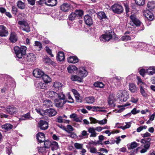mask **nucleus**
<instances>
[{
	"instance_id": "obj_24",
	"label": "nucleus",
	"mask_w": 155,
	"mask_h": 155,
	"mask_svg": "<svg viewBox=\"0 0 155 155\" xmlns=\"http://www.w3.org/2000/svg\"><path fill=\"white\" fill-rule=\"evenodd\" d=\"M9 40L12 43H15L17 41V37L15 33V32H11L10 35Z\"/></svg>"
},
{
	"instance_id": "obj_52",
	"label": "nucleus",
	"mask_w": 155,
	"mask_h": 155,
	"mask_svg": "<svg viewBox=\"0 0 155 155\" xmlns=\"http://www.w3.org/2000/svg\"><path fill=\"white\" fill-rule=\"evenodd\" d=\"M45 50L47 53L50 55L51 57H54V55L52 54V51L51 50L49 49V47L47 46L45 47Z\"/></svg>"
},
{
	"instance_id": "obj_35",
	"label": "nucleus",
	"mask_w": 155,
	"mask_h": 155,
	"mask_svg": "<svg viewBox=\"0 0 155 155\" xmlns=\"http://www.w3.org/2000/svg\"><path fill=\"white\" fill-rule=\"evenodd\" d=\"M77 68L74 65H70L68 66L67 69L68 72L69 73H72L74 72V71L76 70L77 69Z\"/></svg>"
},
{
	"instance_id": "obj_55",
	"label": "nucleus",
	"mask_w": 155,
	"mask_h": 155,
	"mask_svg": "<svg viewBox=\"0 0 155 155\" xmlns=\"http://www.w3.org/2000/svg\"><path fill=\"white\" fill-rule=\"evenodd\" d=\"M18 12V9L15 6H13L12 7V12L13 14L15 15H17Z\"/></svg>"
},
{
	"instance_id": "obj_54",
	"label": "nucleus",
	"mask_w": 155,
	"mask_h": 155,
	"mask_svg": "<svg viewBox=\"0 0 155 155\" xmlns=\"http://www.w3.org/2000/svg\"><path fill=\"white\" fill-rule=\"evenodd\" d=\"M121 39L122 41H127L128 40H130L131 39V38L129 36L125 35L122 37Z\"/></svg>"
},
{
	"instance_id": "obj_62",
	"label": "nucleus",
	"mask_w": 155,
	"mask_h": 155,
	"mask_svg": "<svg viewBox=\"0 0 155 155\" xmlns=\"http://www.w3.org/2000/svg\"><path fill=\"white\" fill-rule=\"evenodd\" d=\"M124 5L125 8L126 12V14H127L129 12V8L128 5V4L126 3L124 4Z\"/></svg>"
},
{
	"instance_id": "obj_15",
	"label": "nucleus",
	"mask_w": 155,
	"mask_h": 155,
	"mask_svg": "<svg viewBox=\"0 0 155 155\" xmlns=\"http://www.w3.org/2000/svg\"><path fill=\"white\" fill-rule=\"evenodd\" d=\"M44 73L42 71L38 69L34 70L33 72L34 76L37 78H41Z\"/></svg>"
},
{
	"instance_id": "obj_34",
	"label": "nucleus",
	"mask_w": 155,
	"mask_h": 155,
	"mask_svg": "<svg viewBox=\"0 0 155 155\" xmlns=\"http://www.w3.org/2000/svg\"><path fill=\"white\" fill-rule=\"evenodd\" d=\"M41 78L43 80L44 82L46 84L50 82L51 81L50 78L48 75L45 74H44L43 75Z\"/></svg>"
},
{
	"instance_id": "obj_44",
	"label": "nucleus",
	"mask_w": 155,
	"mask_h": 155,
	"mask_svg": "<svg viewBox=\"0 0 155 155\" xmlns=\"http://www.w3.org/2000/svg\"><path fill=\"white\" fill-rule=\"evenodd\" d=\"M36 46L39 49H38V51L40 50L42 48V45L41 43L39 41H35V45L33 46V48H35Z\"/></svg>"
},
{
	"instance_id": "obj_18",
	"label": "nucleus",
	"mask_w": 155,
	"mask_h": 155,
	"mask_svg": "<svg viewBox=\"0 0 155 155\" xmlns=\"http://www.w3.org/2000/svg\"><path fill=\"white\" fill-rule=\"evenodd\" d=\"M84 20L87 25L90 26L93 24V21L91 17L89 15H85L84 17Z\"/></svg>"
},
{
	"instance_id": "obj_25",
	"label": "nucleus",
	"mask_w": 155,
	"mask_h": 155,
	"mask_svg": "<svg viewBox=\"0 0 155 155\" xmlns=\"http://www.w3.org/2000/svg\"><path fill=\"white\" fill-rule=\"evenodd\" d=\"M46 114L49 117H52L55 116L57 113V111L54 109L50 108L46 110Z\"/></svg>"
},
{
	"instance_id": "obj_2",
	"label": "nucleus",
	"mask_w": 155,
	"mask_h": 155,
	"mask_svg": "<svg viewBox=\"0 0 155 155\" xmlns=\"http://www.w3.org/2000/svg\"><path fill=\"white\" fill-rule=\"evenodd\" d=\"M26 47L25 46H22L20 48L15 46L14 48V50L17 58L18 59H22L23 56L26 54Z\"/></svg>"
},
{
	"instance_id": "obj_22",
	"label": "nucleus",
	"mask_w": 155,
	"mask_h": 155,
	"mask_svg": "<svg viewBox=\"0 0 155 155\" xmlns=\"http://www.w3.org/2000/svg\"><path fill=\"white\" fill-rule=\"evenodd\" d=\"M57 59L60 61H63L65 59V55L62 51H59L57 54Z\"/></svg>"
},
{
	"instance_id": "obj_51",
	"label": "nucleus",
	"mask_w": 155,
	"mask_h": 155,
	"mask_svg": "<svg viewBox=\"0 0 155 155\" xmlns=\"http://www.w3.org/2000/svg\"><path fill=\"white\" fill-rule=\"evenodd\" d=\"M62 86V84L61 83L58 82H54L53 85V87L55 89L58 88V89H59V88H61Z\"/></svg>"
},
{
	"instance_id": "obj_27",
	"label": "nucleus",
	"mask_w": 155,
	"mask_h": 155,
	"mask_svg": "<svg viewBox=\"0 0 155 155\" xmlns=\"http://www.w3.org/2000/svg\"><path fill=\"white\" fill-rule=\"evenodd\" d=\"M155 74V67L152 66L147 69V74L152 75Z\"/></svg>"
},
{
	"instance_id": "obj_31",
	"label": "nucleus",
	"mask_w": 155,
	"mask_h": 155,
	"mask_svg": "<svg viewBox=\"0 0 155 155\" xmlns=\"http://www.w3.org/2000/svg\"><path fill=\"white\" fill-rule=\"evenodd\" d=\"M16 4L18 7L21 9H24L25 8V3L21 0L18 1Z\"/></svg>"
},
{
	"instance_id": "obj_3",
	"label": "nucleus",
	"mask_w": 155,
	"mask_h": 155,
	"mask_svg": "<svg viewBox=\"0 0 155 155\" xmlns=\"http://www.w3.org/2000/svg\"><path fill=\"white\" fill-rule=\"evenodd\" d=\"M151 140V138H150L143 139L140 140V142L143 144L141 145V147H143L140 151L141 153H144L146 152L149 149L150 144V141Z\"/></svg>"
},
{
	"instance_id": "obj_61",
	"label": "nucleus",
	"mask_w": 155,
	"mask_h": 155,
	"mask_svg": "<svg viewBox=\"0 0 155 155\" xmlns=\"http://www.w3.org/2000/svg\"><path fill=\"white\" fill-rule=\"evenodd\" d=\"M90 120L91 121V123H98V120L92 117H90L89 118Z\"/></svg>"
},
{
	"instance_id": "obj_49",
	"label": "nucleus",
	"mask_w": 155,
	"mask_h": 155,
	"mask_svg": "<svg viewBox=\"0 0 155 155\" xmlns=\"http://www.w3.org/2000/svg\"><path fill=\"white\" fill-rule=\"evenodd\" d=\"M44 145L45 148H48L51 145V142L48 140L44 141Z\"/></svg>"
},
{
	"instance_id": "obj_26",
	"label": "nucleus",
	"mask_w": 155,
	"mask_h": 155,
	"mask_svg": "<svg viewBox=\"0 0 155 155\" xmlns=\"http://www.w3.org/2000/svg\"><path fill=\"white\" fill-rule=\"evenodd\" d=\"M68 62L70 63L74 64L78 62V58L76 56H71L67 59Z\"/></svg>"
},
{
	"instance_id": "obj_39",
	"label": "nucleus",
	"mask_w": 155,
	"mask_h": 155,
	"mask_svg": "<svg viewBox=\"0 0 155 155\" xmlns=\"http://www.w3.org/2000/svg\"><path fill=\"white\" fill-rule=\"evenodd\" d=\"M140 92L142 95L144 97H147V94L146 92L145 88L142 85L140 86Z\"/></svg>"
},
{
	"instance_id": "obj_45",
	"label": "nucleus",
	"mask_w": 155,
	"mask_h": 155,
	"mask_svg": "<svg viewBox=\"0 0 155 155\" xmlns=\"http://www.w3.org/2000/svg\"><path fill=\"white\" fill-rule=\"evenodd\" d=\"M97 15L100 19L105 18H106V16L105 13L103 12H100L98 13Z\"/></svg>"
},
{
	"instance_id": "obj_37",
	"label": "nucleus",
	"mask_w": 155,
	"mask_h": 155,
	"mask_svg": "<svg viewBox=\"0 0 155 155\" xmlns=\"http://www.w3.org/2000/svg\"><path fill=\"white\" fill-rule=\"evenodd\" d=\"M78 10H75V12L72 13L69 16V20H73L76 18L77 17V15H78Z\"/></svg>"
},
{
	"instance_id": "obj_16",
	"label": "nucleus",
	"mask_w": 155,
	"mask_h": 155,
	"mask_svg": "<svg viewBox=\"0 0 155 155\" xmlns=\"http://www.w3.org/2000/svg\"><path fill=\"white\" fill-rule=\"evenodd\" d=\"M8 35V32L6 28L3 25H0V36L5 37Z\"/></svg>"
},
{
	"instance_id": "obj_56",
	"label": "nucleus",
	"mask_w": 155,
	"mask_h": 155,
	"mask_svg": "<svg viewBox=\"0 0 155 155\" xmlns=\"http://www.w3.org/2000/svg\"><path fill=\"white\" fill-rule=\"evenodd\" d=\"M140 74L144 77L145 74H147V70H145L143 69H141L139 71Z\"/></svg>"
},
{
	"instance_id": "obj_48",
	"label": "nucleus",
	"mask_w": 155,
	"mask_h": 155,
	"mask_svg": "<svg viewBox=\"0 0 155 155\" xmlns=\"http://www.w3.org/2000/svg\"><path fill=\"white\" fill-rule=\"evenodd\" d=\"M135 3L139 6H142L145 3V0H135Z\"/></svg>"
},
{
	"instance_id": "obj_29",
	"label": "nucleus",
	"mask_w": 155,
	"mask_h": 155,
	"mask_svg": "<svg viewBox=\"0 0 155 155\" xmlns=\"http://www.w3.org/2000/svg\"><path fill=\"white\" fill-rule=\"evenodd\" d=\"M139 144L134 141L131 143L130 144H128L127 145L129 150L133 149L137 147L139 145Z\"/></svg>"
},
{
	"instance_id": "obj_11",
	"label": "nucleus",
	"mask_w": 155,
	"mask_h": 155,
	"mask_svg": "<svg viewBox=\"0 0 155 155\" xmlns=\"http://www.w3.org/2000/svg\"><path fill=\"white\" fill-rule=\"evenodd\" d=\"M59 93H57L53 91H49L45 93V95L47 97L52 99H55L58 96Z\"/></svg>"
},
{
	"instance_id": "obj_17",
	"label": "nucleus",
	"mask_w": 155,
	"mask_h": 155,
	"mask_svg": "<svg viewBox=\"0 0 155 155\" xmlns=\"http://www.w3.org/2000/svg\"><path fill=\"white\" fill-rule=\"evenodd\" d=\"M60 9L62 11L68 12L71 9L70 5L66 3H64L61 5Z\"/></svg>"
},
{
	"instance_id": "obj_23",
	"label": "nucleus",
	"mask_w": 155,
	"mask_h": 155,
	"mask_svg": "<svg viewBox=\"0 0 155 155\" xmlns=\"http://www.w3.org/2000/svg\"><path fill=\"white\" fill-rule=\"evenodd\" d=\"M1 127L2 129L5 131H8L12 129L13 126L10 124L6 123L2 125Z\"/></svg>"
},
{
	"instance_id": "obj_60",
	"label": "nucleus",
	"mask_w": 155,
	"mask_h": 155,
	"mask_svg": "<svg viewBox=\"0 0 155 155\" xmlns=\"http://www.w3.org/2000/svg\"><path fill=\"white\" fill-rule=\"evenodd\" d=\"M71 91L74 94V95L76 98V99L77 100H78V91H77L74 89H72L71 90Z\"/></svg>"
},
{
	"instance_id": "obj_42",
	"label": "nucleus",
	"mask_w": 155,
	"mask_h": 155,
	"mask_svg": "<svg viewBox=\"0 0 155 155\" xmlns=\"http://www.w3.org/2000/svg\"><path fill=\"white\" fill-rule=\"evenodd\" d=\"M35 110L38 113L41 115L43 116L47 115L46 110H44L40 109H36Z\"/></svg>"
},
{
	"instance_id": "obj_63",
	"label": "nucleus",
	"mask_w": 155,
	"mask_h": 155,
	"mask_svg": "<svg viewBox=\"0 0 155 155\" xmlns=\"http://www.w3.org/2000/svg\"><path fill=\"white\" fill-rule=\"evenodd\" d=\"M27 1L28 3L32 6L35 5V0H27Z\"/></svg>"
},
{
	"instance_id": "obj_53",
	"label": "nucleus",
	"mask_w": 155,
	"mask_h": 155,
	"mask_svg": "<svg viewBox=\"0 0 155 155\" xmlns=\"http://www.w3.org/2000/svg\"><path fill=\"white\" fill-rule=\"evenodd\" d=\"M88 149L89 150L90 152L91 153L97 154L98 153L95 147L90 146Z\"/></svg>"
},
{
	"instance_id": "obj_19",
	"label": "nucleus",
	"mask_w": 155,
	"mask_h": 155,
	"mask_svg": "<svg viewBox=\"0 0 155 155\" xmlns=\"http://www.w3.org/2000/svg\"><path fill=\"white\" fill-rule=\"evenodd\" d=\"M36 139L40 143L43 142L45 140V134L42 133H38L36 135Z\"/></svg>"
},
{
	"instance_id": "obj_59",
	"label": "nucleus",
	"mask_w": 155,
	"mask_h": 155,
	"mask_svg": "<svg viewBox=\"0 0 155 155\" xmlns=\"http://www.w3.org/2000/svg\"><path fill=\"white\" fill-rule=\"evenodd\" d=\"M68 99H69L70 100L69 101H66V102H67L68 103H73L74 102V101L70 94H68Z\"/></svg>"
},
{
	"instance_id": "obj_20",
	"label": "nucleus",
	"mask_w": 155,
	"mask_h": 155,
	"mask_svg": "<svg viewBox=\"0 0 155 155\" xmlns=\"http://www.w3.org/2000/svg\"><path fill=\"white\" fill-rule=\"evenodd\" d=\"M129 90L131 93H137L138 91V88L136 85L133 83H130L129 85Z\"/></svg>"
},
{
	"instance_id": "obj_4",
	"label": "nucleus",
	"mask_w": 155,
	"mask_h": 155,
	"mask_svg": "<svg viewBox=\"0 0 155 155\" xmlns=\"http://www.w3.org/2000/svg\"><path fill=\"white\" fill-rule=\"evenodd\" d=\"M57 97L58 98H56L54 100L55 106L58 107H61L66 103L64 100L65 95L62 92H61L59 93Z\"/></svg>"
},
{
	"instance_id": "obj_38",
	"label": "nucleus",
	"mask_w": 155,
	"mask_h": 155,
	"mask_svg": "<svg viewBox=\"0 0 155 155\" xmlns=\"http://www.w3.org/2000/svg\"><path fill=\"white\" fill-rule=\"evenodd\" d=\"M44 4L46 5V0H39L36 2V5L37 8L41 7L43 6Z\"/></svg>"
},
{
	"instance_id": "obj_5",
	"label": "nucleus",
	"mask_w": 155,
	"mask_h": 155,
	"mask_svg": "<svg viewBox=\"0 0 155 155\" xmlns=\"http://www.w3.org/2000/svg\"><path fill=\"white\" fill-rule=\"evenodd\" d=\"M19 28L22 30L27 32L30 31L29 24L28 21L25 20H23L18 22Z\"/></svg>"
},
{
	"instance_id": "obj_1",
	"label": "nucleus",
	"mask_w": 155,
	"mask_h": 155,
	"mask_svg": "<svg viewBox=\"0 0 155 155\" xmlns=\"http://www.w3.org/2000/svg\"><path fill=\"white\" fill-rule=\"evenodd\" d=\"M117 39V37L116 36L114 32L111 30L108 31L105 35H102L100 37V40L103 42L108 41L112 38Z\"/></svg>"
},
{
	"instance_id": "obj_33",
	"label": "nucleus",
	"mask_w": 155,
	"mask_h": 155,
	"mask_svg": "<svg viewBox=\"0 0 155 155\" xmlns=\"http://www.w3.org/2000/svg\"><path fill=\"white\" fill-rule=\"evenodd\" d=\"M95 130V129L93 127H90L88 128V132L91 134L90 136V137H95L96 136L97 133Z\"/></svg>"
},
{
	"instance_id": "obj_50",
	"label": "nucleus",
	"mask_w": 155,
	"mask_h": 155,
	"mask_svg": "<svg viewBox=\"0 0 155 155\" xmlns=\"http://www.w3.org/2000/svg\"><path fill=\"white\" fill-rule=\"evenodd\" d=\"M70 117L72 119L73 121L78 122V117L77 114L75 113H73L70 116Z\"/></svg>"
},
{
	"instance_id": "obj_12",
	"label": "nucleus",
	"mask_w": 155,
	"mask_h": 155,
	"mask_svg": "<svg viewBox=\"0 0 155 155\" xmlns=\"http://www.w3.org/2000/svg\"><path fill=\"white\" fill-rule=\"evenodd\" d=\"M130 18L133 23L136 26H139L141 23L140 21L137 18L136 15H132L130 17Z\"/></svg>"
},
{
	"instance_id": "obj_9",
	"label": "nucleus",
	"mask_w": 155,
	"mask_h": 155,
	"mask_svg": "<svg viewBox=\"0 0 155 155\" xmlns=\"http://www.w3.org/2000/svg\"><path fill=\"white\" fill-rule=\"evenodd\" d=\"M85 107L88 110H92L93 111L105 112L106 111V110H104L105 109L104 107L87 106Z\"/></svg>"
},
{
	"instance_id": "obj_46",
	"label": "nucleus",
	"mask_w": 155,
	"mask_h": 155,
	"mask_svg": "<svg viewBox=\"0 0 155 155\" xmlns=\"http://www.w3.org/2000/svg\"><path fill=\"white\" fill-rule=\"evenodd\" d=\"M94 85L95 87L101 88H103L104 86V84L102 82L98 81L94 82Z\"/></svg>"
},
{
	"instance_id": "obj_28",
	"label": "nucleus",
	"mask_w": 155,
	"mask_h": 155,
	"mask_svg": "<svg viewBox=\"0 0 155 155\" xmlns=\"http://www.w3.org/2000/svg\"><path fill=\"white\" fill-rule=\"evenodd\" d=\"M46 5L51 7L56 5L57 3V0H46Z\"/></svg>"
},
{
	"instance_id": "obj_8",
	"label": "nucleus",
	"mask_w": 155,
	"mask_h": 155,
	"mask_svg": "<svg viewBox=\"0 0 155 155\" xmlns=\"http://www.w3.org/2000/svg\"><path fill=\"white\" fill-rule=\"evenodd\" d=\"M88 74V72L85 68L83 67L79 68L78 73V82H80L83 81V79L86 77Z\"/></svg>"
},
{
	"instance_id": "obj_41",
	"label": "nucleus",
	"mask_w": 155,
	"mask_h": 155,
	"mask_svg": "<svg viewBox=\"0 0 155 155\" xmlns=\"http://www.w3.org/2000/svg\"><path fill=\"white\" fill-rule=\"evenodd\" d=\"M148 10H152L155 7V3L153 1L149 2L147 4Z\"/></svg>"
},
{
	"instance_id": "obj_10",
	"label": "nucleus",
	"mask_w": 155,
	"mask_h": 155,
	"mask_svg": "<svg viewBox=\"0 0 155 155\" xmlns=\"http://www.w3.org/2000/svg\"><path fill=\"white\" fill-rule=\"evenodd\" d=\"M48 123L45 120H41L38 123V127L41 130H45L48 128Z\"/></svg>"
},
{
	"instance_id": "obj_36",
	"label": "nucleus",
	"mask_w": 155,
	"mask_h": 155,
	"mask_svg": "<svg viewBox=\"0 0 155 155\" xmlns=\"http://www.w3.org/2000/svg\"><path fill=\"white\" fill-rule=\"evenodd\" d=\"M46 83H44L41 82H39L37 84H36V86L37 87H38L39 88L45 89L47 87V85L46 84Z\"/></svg>"
},
{
	"instance_id": "obj_32",
	"label": "nucleus",
	"mask_w": 155,
	"mask_h": 155,
	"mask_svg": "<svg viewBox=\"0 0 155 155\" xmlns=\"http://www.w3.org/2000/svg\"><path fill=\"white\" fill-rule=\"evenodd\" d=\"M52 102L49 100H46L43 102V106L46 108H48L52 106Z\"/></svg>"
},
{
	"instance_id": "obj_40",
	"label": "nucleus",
	"mask_w": 155,
	"mask_h": 155,
	"mask_svg": "<svg viewBox=\"0 0 155 155\" xmlns=\"http://www.w3.org/2000/svg\"><path fill=\"white\" fill-rule=\"evenodd\" d=\"M51 146H52L51 150L53 151L57 150L59 147L58 143L55 141L51 142Z\"/></svg>"
},
{
	"instance_id": "obj_21",
	"label": "nucleus",
	"mask_w": 155,
	"mask_h": 155,
	"mask_svg": "<svg viewBox=\"0 0 155 155\" xmlns=\"http://www.w3.org/2000/svg\"><path fill=\"white\" fill-rule=\"evenodd\" d=\"M6 110L9 114H13L17 112V109L11 106H8L6 108Z\"/></svg>"
},
{
	"instance_id": "obj_6",
	"label": "nucleus",
	"mask_w": 155,
	"mask_h": 155,
	"mask_svg": "<svg viewBox=\"0 0 155 155\" xmlns=\"http://www.w3.org/2000/svg\"><path fill=\"white\" fill-rule=\"evenodd\" d=\"M117 95L121 102H125L129 97L128 92L125 90L118 91Z\"/></svg>"
},
{
	"instance_id": "obj_57",
	"label": "nucleus",
	"mask_w": 155,
	"mask_h": 155,
	"mask_svg": "<svg viewBox=\"0 0 155 155\" xmlns=\"http://www.w3.org/2000/svg\"><path fill=\"white\" fill-rule=\"evenodd\" d=\"M107 120L105 119L101 120L98 121V123L100 125H102L105 124L107 123Z\"/></svg>"
},
{
	"instance_id": "obj_14",
	"label": "nucleus",
	"mask_w": 155,
	"mask_h": 155,
	"mask_svg": "<svg viewBox=\"0 0 155 155\" xmlns=\"http://www.w3.org/2000/svg\"><path fill=\"white\" fill-rule=\"evenodd\" d=\"M25 61L28 62L34 61L36 60L35 55L33 53L28 54L24 58Z\"/></svg>"
},
{
	"instance_id": "obj_47",
	"label": "nucleus",
	"mask_w": 155,
	"mask_h": 155,
	"mask_svg": "<svg viewBox=\"0 0 155 155\" xmlns=\"http://www.w3.org/2000/svg\"><path fill=\"white\" fill-rule=\"evenodd\" d=\"M44 61L45 62L51 64L53 65L55 64V63L53 61H52L48 57H47L45 58Z\"/></svg>"
},
{
	"instance_id": "obj_30",
	"label": "nucleus",
	"mask_w": 155,
	"mask_h": 155,
	"mask_svg": "<svg viewBox=\"0 0 155 155\" xmlns=\"http://www.w3.org/2000/svg\"><path fill=\"white\" fill-rule=\"evenodd\" d=\"M95 97L93 96H90L86 97L85 99L86 103L89 104H92L95 101Z\"/></svg>"
},
{
	"instance_id": "obj_7",
	"label": "nucleus",
	"mask_w": 155,
	"mask_h": 155,
	"mask_svg": "<svg viewBox=\"0 0 155 155\" xmlns=\"http://www.w3.org/2000/svg\"><path fill=\"white\" fill-rule=\"evenodd\" d=\"M113 12L117 14H120L123 12L124 9L122 6L118 4H114L111 7Z\"/></svg>"
},
{
	"instance_id": "obj_58",
	"label": "nucleus",
	"mask_w": 155,
	"mask_h": 155,
	"mask_svg": "<svg viewBox=\"0 0 155 155\" xmlns=\"http://www.w3.org/2000/svg\"><path fill=\"white\" fill-rule=\"evenodd\" d=\"M84 12L82 10H78V17L82 18L84 15Z\"/></svg>"
},
{
	"instance_id": "obj_13",
	"label": "nucleus",
	"mask_w": 155,
	"mask_h": 155,
	"mask_svg": "<svg viewBox=\"0 0 155 155\" xmlns=\"http://www.w3.org/2000/svg\"><path fill=\"white\" fill-rule=\"evenodd\" d=\"M143 15L149 21H152L154 18L152 13L149 10H147L143 12Z\"/></svg>"
},
{
	"instance_id": "obj_64",
	"label": "nucleus",
	"mask_w": 155,
	"mask_h": 155,
	"mask_svg": "<svg viewBox=\"0 0 155 155\" xmlns=\"http://www.w3.org/2000/svg\"><path fill=\"white\" fill-rule=\"evenodd\" d=\"M131 113L135 115L140 112L139 110H137L136 108H134L131 111Z\"/></svg>"
},
{
	"instance_id": "obj_43",
	"label": "nucleus",
	"mask_w": 155,
	"mask_h": 155,
	"mask_svg": "<svg viewBox=\"0 0 155 155\" xmlns=\"http://www.w3.org/2000/svg\"><path fill=\"white\" fill-rule=\"evenodd\" d=\"M32 118V117H31L30 113H28L26 114L23 115L21 117V119L24 120L27 119H31Z\"/></svg>"
}]
</instances>
